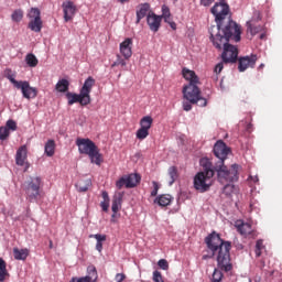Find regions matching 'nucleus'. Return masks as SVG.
I'll list each match as a JSON object with an SVG mask.
<instances>
[{
  "instance_id": "nucleus-20",
  "label": "nucleus",
  "mask_w": 282,
  "mask_h": 282,
  "mask_svg": "<svg viewBox=\"0 0 282 282\" xmlns=\"http://www.w3.org/2000/svg\"><path fill=\"white\" fill-rule=\"evenodd\" d=\"M28 160V145H21L15 154V163L18 166H23Z\"/></svg>"
},
{
  "instance_id": "nucleus-17",
  "label": "nucleus",
  "mask_w": 282,
  "mask_h": 282,
  "mask_svg": "<svg viewBox=\"0 0 282 282\" xmlns=\"http://www.w3.org/2000/svg\"><path fill=\"white\" fill-rule=\"evenodd\" d=\"M64 10V21L67 23L68 21H72L74 19V15L76 14V4L72 1H66L62 6Z\"/></svg>"
},
{
  "instance_id": "nucleus-27",
  "label": "nucleus",
  "mask_w": 282,
  "mask_h": 282,
  "mask_svg": "<svg viewBox=\"0 0 282 282\" xmlns=\"http://www.w3.org/2000/svg\"><path fill=\"white\" fill-rule=\"evenodd\" d=\"M29 28L32 32H41V30H43V20H41V18L31 20L29 22Z\"/></svg>"
},
{
  "instance_id": "nucleus-48",
  "label": "nucleus",
  "mask_w": 282,
  "mask_h": 282,
  "mask_svg": "<svg viewBox=\"0 0 282 282\" xmlns=\"http://www.w3.org/2000/svg\"><path fill=\"white\" fill-rule=\"evenodd\" d=\"M153 281L154 282H164V278H162V273L160 271L153 272Z\"/></svg>"
},
{
  "instance_id": "nucleus-12",
  "label": "nucleus",
  "mask_w": 282,
  "mask_h": 282,
  "mask_svg": "<svg viewBox=\"0 0 282 282\" xmlns=\"http://www.w3.org/2000/svg\"><path fill=\"white\" fill-rule=\"evenodd\" d=\"M17 89H21L22 96L23 98H26V100L39 96V89L30 86V82H22Z\"/></svg>"
},
{
  "instance_id": "nucleus-6",
  "label": "nucleus",
  "mask_w": 282,
  "mask_h": 282,
  "mask_svg": "<svg viewBox=\"0 0 282 282\" xmlns=\"http://www.w3.org/2000/svg\"><path fill=\"white\" fill-rule=\"evenodd\" d=\"M195 85H185L183 87V98L185 100H188L192 105H198V107H206L208 105V101L206 98L202 97V90H199V87Z\"/></svg>"
},
{
  "instance_id": "nucleus-1",
  "label": "nucleus",
  "mask_w": 282,
  "mask_h": 282,
  "mask_svg": "<svg viewBox=\"0 0 282 282\" xmlns=\"http://www.w3.org/2000/svg\"><path fill=\"white\" fill-rule=\"evenodd\" d=\"M209 34L216 50H221V43H229L230 39L236 43L241 41V26L237 22L227 19L218 22L217 25L210 26Z\"/></svg>"
},
{
  "instance_id": "nucleus-58",
  "label": "nucleus",
  "mask_w": 282,
  "mask_h": 282,
  "mask_svg": "<svg viewBox=\"0 0 282 282\" xmlns=\"http://www.w3.org/2000/svg\"><path fill=\"white\" fill-rule=\"evenodd\" d=\"M101 197H102L104 202H109V193L102 192Z\"/></svg>"
},
{
  "instance_id": "nucleus-47",
  "label": "nucleus",
  "mask_w": 282,
  "mask_h": 282,
  "mask_svg": "<svg viewBox=\"0 0 282 282\" xmlns=\"http://www.w3.org/2000/svg\"><path fill=\"white\" fill-rule=\"evenodd\" d=\"M7 129H9V131H17V121L10 119L7 121V124H6Z\"/></svg>"
},
{
  "instance_id": "nucleus-60",
  "label": "nucleus",
  "mask_w": 282,
  "mask_h": 282,
  "mask_svg": "<svg viewBox=\"0 0 282 282\" xmlns=\"http://www.w3.org/2000/svg\"><path fill=\"white\" fill-rule=\"evenodd\" d=\"M249 180L257 184L259 182V176H249Z\"/></svg>"
},
{
  "instance_id": "nucleus-31",
  "label": "nucleus",
  "mask_w": 282,
  "mask_h": 282,
  "mask_svg": "<svg viewBox=\"0 0 282 282\" xmlns=\"http://www.w3.org/2000/svg\"><path fill=\"white\" fill-rule=\"evenodd\" d=\"M56 90L59 91V94H65V91L69 90V80L67 79H59L55 86Z\"/></svg>"
},
{
  "instance_id": "nucleus-10",
  "label": "nucleus",
  "mask_w": 282,
  "mask_h": 282,
  "mask_svg": "<svg viewBox=\"0 0 282 282\" xmlns=\"http://www.w3.org/2000/svg\"><path fill=\"white\" fill-rule=\"evenodd\" d=\"M221 47H224V52L221 54L224 63H237V58L239 56V51L237 50V46L226 42L221 43Z\"/></svg>"
},
{
  "instance_id": "nucleus-29",
  "label": "nucleus",
  "mask_w": 282,
  "mask_h": 282,
  "mask_svg": "<svg viewBox=\"0 0 282 282\" xmlns=\"http://www.w3.org/2000/svg\"><path fill=\"white\" fill-rule=\"evenodd\" d=\"M167 175L170 177L169 185L173 186V184H175V182H177V177H180V174L177 173V167L171 166L167 171Z\"/></svg>"
},
{
  "instance_id": "nucleus-57",
  "label": "nucleus",
  "mask_w": 282,
  "mask_h": 282,
  "mask_svg": "<svg viewBox=\"0 0 282 282\" xmlns=\"http://www.w3.org/2000/svg\"><path fill=\"white\" fill-rule=\"evenodd\" d=\"M165 23H169L172 30H177V24L172 19H170V22H165Z\"/></svg>"
},
{
  "instance_id": "nucleus-35",
  "label": "nucleus",
  "mask_w": 282,
  "mask_h": 282,
  "mask_svg": "<svg viewBox=\"0 0 282 282\" xmlns=\"http://www.w3.org/2000/svg\"><path fill=\"white\" fill-rule=\"evenodd\" d=\"M237 186L232 184H226L223 188V195H226V197H232V194L237 193Z\"/></svg>"
},
{
  "instance_id": "nucleus-24",
  "label": "nucleus",
  "mask_w": 282,
  "mask_h": 282,
  "mask_svg": "<svg viewBox=\"0 0 282 282\" xmlns=\"http://www.w3.org/2000/svg\"><path fill=\"white\" fill-rule=\"evenodd\" d=\"M126 180H127V188H135L141 177H140V174H130V175H126Z\"/></svg>"
},
{
  "instance_id": "nucleus-8",
  "label": "nucleus",
  "mask_w": 282,
  "mask_h": 282,
  "mask_svg": "<svg viewBox=\"0 0 282 282\" xmlns=\"http://www.w3.org/2000/svg\"><path fill=\"white\" fill-rule=\"evenodd\" d=\"M234 226L237 229V232H239V235L246 239H257V237H259V232L257 229H254V227H252V224L250 223L238 219L235 221Z\"/></svg>"
},
{
  "instance_id": "nucleus-50",
  "label": "nucleus",
  "mask_w": 282,
  "mask_h": 282,
  "mask_svg": "<svg viewBox=\"0 0 282 282\" xmlns=\"http://www.w3.org/2000/svg\"><path fill=\"white\" fill-rule=\"evenodd\" d=\"M153 191L151 192V196L155 197L158 195V192L160 191V185L158 182H152Z\"/></svg>"
},
{
  "instance_id": "nucleus-53",
  "label": "nucleus",
  "mask_w": 282,
  "mask_h": 282,
  "mask_svg": "<svg viewBox=\"0 0 282 282\" xmlns=\"http://www.w3.org/2000/svg\"><path fill=\"white\" fill-rule=\"evenodd\" d=\"M213 3H215V0H200V6H204L205 8L213 6Z\"/></svg>"
},
{
  "instance_id": "nucleus-59",
  "label": "nucleus",
  "mask_w": 282,
  "mask_h": 282,
  "mask_svg": "<svg viewBox=\"0 0 282 282\" xmlns=\"http://www.w3.org/2000/svg\"><path fill=\"white\" fill-rule=\"evenodd\" d=\"M96 250H98L99 252H102V242L96 243Z\"/></svg>"
},
{
  "instance_id": "nucleus-3",
  "label": "nucleus",
  "mask_w": 282,
  "mask_h": 282,
  "mask_svg": "<svg viewBox=\"0 0 282 282\" xmlns=\"http://www.w3.org/2000/svg\"><path fill=\"white\" fill-rule=\"evenodd\" d=\"M205 243L208 250L213 252L212 257H215V252H218V269L223 270V272H230V270H232V263H230V248H232V245L228 241H224L219 234L215 231L205 238Z\"/></svg>"
},
{
  "instance_id": "nucleus-36",
  "label": "nucleus",
  "mask_w": 282,
  "mask_h": 282,
  "mask_svg": "<svg viewBox=\"0 0 282 282\" xmlns=\"http://www.w3.org/2000/svg\"><path fill=\"white\" fill-rule=\"evenodd\" d=\"M25 63L29 67H36V65H39V58H36V55L29 53L25 56Z\"/></svg>"
},
{
  "instance_id": "nucleus-32",
  "label": "nucleus",
  "mask_w": 282,
  "mask_h": 282,
  "mask_svg": "<svg viewBox=\"0 0 282 282\" xmlns=\"http://www.w3.org/2000/svg\"><path fill=\"white\" fill-rule=\"evenodd\" d=\"M89 186H91V180L89 178L79 181L78 184H76L78 193H87V191H89Z\"/></svg>"
},
{
  "instance_id": "nucleus-15",
  "label": "nucleus",
  "mask_w": 282,
  "mask_h": 282,
  "mask_svg": "<svg viewBox=\"0 0 282 282\" xmlns=\"http://www.w3.org/2000/svg\"><path fill=\"white\" fill-rule=\"evenodd\" d=\"M66 98L69 106L75 105V102H79L82 107H87V105H90V102L83 96L82 91H79V94L66 93Z\"/></svg>"
},
{
  "instance_id": "nucleus-22",
  "label": "nucleus",
  "mask_w": 282,
  "mask_h": 282,
  "mask_svg": "<svg viewBox=\"0 0 282 282\" xmlns=\"http://www.w3.org/2000/svg\"><path fill=\"white\" fill-rule=\"evenodd\" d=\"M13 257L17 261H25L30 257V250L13 248Z\"/></svg>"
},
{
  "instance_id": "nucleus-52",
  "label": "nucleus",
  "mask_w": 282,
  "mask_h": 282,
  "mask_svg": "<svg viewBox=\"0 0 282 282\" xmlns=\"http://www.w3.org/2000/svg\"><path fill=\"white\" fill-rule=\"evenodd\" d=\"M224 69V63H218L216 66H215V74H221V70Z\"/></svg>"
},
{
  "instance_id": "nucleus-13",
  "label": "nucleus",
  "mask_w": 282,
  "mask_h": 282,
  "mask_svg": "<svg viewBox=\"0 0 282 282\" xmlns=\"http://www.w3.org/2000/svg\"><path fill=\"white\" fill-rule=\"evenodd\" d=\"M132 47H133V40L130 37L126 39L123 42L120 43L119 45L120 54L123 56L126 61H129V58L133 56Z\"/></svg>"
},
{
  "instance_id": "nucleus-14",
  "label": "nucleus",
  "mask_w": 282,
  "mask_h": 282,
  "mask_svg": "<svg viewBox=\"0 0 282 282\" xmlns=\"http://www.w3.org/2000/svg\"><path fill=\"white\" fill-rule=\"evenodd\" d=\"M96 86V79L89 76L80 88L82 96H84L91 104V89Z\"/></svg>"
},
{
  "instance_id": "nucleus-25",
  "label": "nucleus",
  "mask_w": 282,
  "mask_h": 282,
  "mask_svg": "<svg viewBox=\"0 0 282 282\" xmlns=\"http://www.w3.org/2000/svg\"><path fill=\"white\" fill-rule=\"evenodd\" d=\"M200 166L203 167V171L200 173H208V171H214V174L217 173V170H215V165H213V162L208 158L200 159Z\"/></svg>"
},
{
  "instance_id": "nucleus-37",
  "label": "nucleus",
  "mask_w": 282,
  "mask_h": 282,
  "mask_svg": "<svg viewBox=\"0 0 282 282\" xmlns=\"http://www.w3.org/2000/svg\"><path fill=\"white\" fill-rule=\"evenodd\" d=\"M224 280V273L219 269H215L212 274V282H221Z\"/></svg>"
},
{
  "instance_id": "nucleus-55",
  "label": "nucleus",
  "mask_w": 282,
  "mask_h": 282,
  "mask_svg": "<svg viewBox=\"0 0 282 282\" xmlns=\"http://www.w3.org/2000/svg\"><path fill=\"white\" fill-rule=\"evenodd\" d=\"M183 109H184V111H191V109H193V106L191 102H184Z\"/></svg>"
},
{
  "instance_id": "nucleus-51",
  "label": "nucleus",
  "mask_w": 282,
  "mask_h": 282,
  "mask_svg": "<svg viewBox=\"0 0 282 282\" xmlns=\"http://www.w3.org/2000/svg\"><path fill=\"white\" fill-rule=\"evenodd\" d=\"M115 279L117 282H122L124 279H127V275L124 273H117Z\"/></svg>"
},
{
  "instance_id": "nucleus-44",
  "label": "nucleus",
  "mask_w": 282,
  "mask_h": 282,
  "mask_svg": "<svg viewBox=\"0 0 282 282\" xmlns=\"http://www.w3.org/2000/svg\"><path fill=\"white\" fill-rule=\"evenodd\" d=\"M10 138V130L8 127H0V140H8Z\"/></svg>"
},
{
  "instance_id": "nucleus-42",
  "label": "nucleus",
  "mask_w": 282,
  "mask_h": 282,
  "mask_svg": "<svg viewBox=\"0 0 282 282\" xmlns=\"http://www.w3.org/2000/svg\"><path fill=\"white\" fill-rule=\"evenodd\" d=\"M127 67V61L121 55H117V59L112 63L111 67Z\"/></svg>"
},
{
  "instance_id": "nucleus-54",
  "label": "nucleus",
  "mask_w": 282,
  "mask_h": 282,
  "mask_svg": "<svg viewBox=\"0 0 282 282\" xmlns=\"http://www.w3.org/2000/svg\"><path fill=\"white\" fill-rule=\"evenodd\" d=\"M100 206L105 213H107V210H109V202L104 200L100 203Z\"/></svg>"
},
{
  "instance_id": "nucleus-2",
  "label": "nucleus",
  "mask_w": 282,
  "mask_h": 282,
  "mask_svg": "<svg viewBox=\"0 0 282 282\" xmlns=\"http://www.w3.org/2000/svg\"><path fill=\"white\" fill-rule=\"evenodd\" d=\"M230 153V148L226 147L224 141H217L214 145V154L218 159V162L215 163V171L218 175V181L221 184L226 182H237L239 180V165L234 164L231 169L224 164L226 158Z\"/></svg>"
},
{
  "instance_id": "nucleus-38",
  "label": "nucleus",
  "mask_w": 282,
  "mask_h": 282,
  "mask_svg": "<svg viewBox=\"0 0 282 282\" xmlns=\"http://www.w3.org/2000/svg\"><path fill=\"white\" fill-rule=\"evenodd\" d=\"M28 18L31 19V21L34 19H41V10H39V8H31L28 13Z\"/></svg>"
},
{
  "instance_id": "nucleus-39",
  "label": "nucleus",
  "mask_w": 282,
  "mask_h": 282,
  "mask_svg": "<svg viewBox=\"0 0 282 282\" xmlns=\"http://www.w3.org/2000/svg\"><path fill=\"white\" fill-rule=\"evenodd\" d=\"M87 272L89 275H86V276H91V282H95L98 280V271L96 270V268L94 265H89L87 268Z\"/></svg>"
},
{
  "instance_id": "nucleus-5",
  "label": "nucleus",
  "mask_w": 282,
  "mask_h": 282,
  "mask_svg": "<svg viewBox=\"0 0 282 282\" xmlns=\"http://www.w3.org/2000/svg\"><path fill=\"white\" fill-rule=\"evenodd\" d=\"M42 184L43 181L40 176L30 177V180L22 184V191L25 195L26 202H30L31 204L39 202V197H41Z\"/></svg>"
},
{
  "instance_id": "nucleus-18",
  "label": "nucleus",
  "mask_w": 282,
  "mask_h": 282,
  "mask_svg": "<svg viewBox=\"0 0 282 282\" xmlns=\"http://www.w3.org/2000/svg\"><path fill=\"white\" fill-rule=\"evenodd\" d=\"M182 74H183V78L189 82V84L187 85H200L199 77L197 76L195 70L184 67L182 69Z\"/></svg>"
},
{
  "instance_id": "nucleus-16",
  "label": "nucleus",
  "mask_w": 282,
  "mask_h": 282,
  "mask_svg": "<svg viewBox=\"0 0 282 282\" xmlns=\"http://www.w3.org/2000/svg\"><path fill=\"white\" fill-rule=\"evenodd\" d=\"M147 23L151 32H158L160 30V25H162V17L153 12H149L147 17Z\"/></svg>"
},
{
  "instance_id": "nucleus-21",
  "label": "nucleus",
  "mask_w": 282,
  "mask_h": 282,
  "mask_svg": "<svg viewBox=\"0 0 282 282\" xmlns=\"http://www.w3.org/2000/svg\"><path fill=\"white\" fill-rule=\"evenodd\" d=\"M3 76L7 78L15 89L23 83V80H17V70H12V68H6L3 70Z\"/></svg>"
},
{
  "instance_id": "nucleus-56",
  "label": "nucleus",
  "mask_w": 282,
  "mask_h": 282,
  "mask_svg": "<svg viewBox=\"0 0 282 282\" xmlns=\"http://www.w3.org/2000/svg\"><path fill=\"white\" fill-rule=\"evenodd\" d=\"M256 248H259L260 250H263V248H265V247L263 246V240H258V241L256 242Z\"/></svg>"
},
{
  "instance_id": "nucleus-26",
  "label": "nucleus",
  "mask_w": 282,
  "mask_h": 282,
  "mask_svg": "<svg viewBox=\"0 0 282 282\" xmlns=\"http://www.w3.org/2000/svg\"><path fill=\"white\" fill-rule=\"evenodd\" d=\"M159 206H162L163 208L166 206H170L171 202H173V196L170 194H162L159 197L155 198V200Z\"/></svg>"
},
{
  "instance_id": "nucleus-33",
  "label": "nucleus",
  "mask_w": 282,
  "mask_h": 282,
  "mask_svg": "<svg viewBox=\"0 0 282 282\" xmlns=\"http://www.w3.org/2000/svg\"><path fill=\"white\" fill-rule=\"evenodd\" d=\"M141 129H145L149 131L151 127H153V118L151 116H145L140 120Z\"/></svg>"
},
{
  "instance_id": "nucleus-41",
  "label": "nucleus",
  "mask_w": 282,
  "mask_h": 282,
  "mask_svg": "<svg viewBox=\"0 0 282 282\" xmlns=\"http://www.w3.org/2000/svg\"><path fill=\"white\" fill-rule=\"evenodd\" d=\"M162 18L164 19L165 22L171 21V9L166 4L162 7Z\"/></svg>"
},
{
  "instance_id": "nucleus-34",
  "label": "nucleus",
  "mask_w": 282,
  "mask_h": 282,
  "mask_svg": "<svg viewBox=\"0 0 282 282\" xmlns=\"http://www.w3.org/2000/svg\"><path fill=\"white\" fill-rule=\"evenodd\" d=\"M56 143L54 142V140H48L45 144V154L47 155V158H52L54 155Z\"/></svg>"
},
{
  "instance_id": "nucleus-63",
  "label": "nucleus",
  "mask_w": 282,
  "mask_h": 282,
  "mask_svg": "<svg viewBox=\"0 0 282 282\" xmlns=\"http://www.w3.org/2000/svg\"><path fill=\"white\" fill-rule=\"evenodd\" d=\"M129 0H118L119 3H127Z\"/></svg>"
},
{
  "instance_id": "nucleus-46",
  "label": "nucleus",
  "mask_w": 282,
  "mask_h": 282,
  "mask_svg": "<svg viewBox=\"0 0 282 282\" xmlns=\"http://www.w3.org/2000/svg\"><path fill=\"white\" fill-rule=\"evenodd\" d=\"M89 238L96 239L97 242L107 241V235L96 234V235H90Z\"/></svg>"
},
{
  "instance_id": "nucleus-64",
  "label": "nucleus",
  "mask_w": 282,
  "mask_h": 282,
  "mask_svg": "<svg viewBox=\"0 0 282 282\" xmlns=\"http://www.w3.org/2000/svg\"><path fill=\"white\" fill-rule=\"evenodd\" d=\"M260 39H261V40L265 39L264 33L260 34Z\"/></svg>"
},
{
  "instance_id": "nucleus-45",
  "label": "nucleus",
  "mask_w": 282,
  "mask_h": 282,
  "mask_svg": "<svg viewBox=\"0 0 282 282\" xmlns=\"http://www.w3.org/2000/svg\"><path fill=\"white\" fill-rule=\"evenodd\" d=\"M117 188L120 191L123 186L127 188V175L122 176L116 182Z\"/></svg>"
},
{
  "instance_id": "nucleus-11",
  "label": "nucleus",
  "mask_w": 282,
  "mask_h": 282,
  "mask_svg": "<svg viewBox=\"0 0 282 282\" xmlns=\"http://www.w3.org/2000/svg\"><path fill=\"white\" fill-rule=\"evenodd\" d=\"M257 61H259V57L257 54H251L250 56L240 57L238 61V69L239 72H246L248 67H254L257 65Z\"/></svg>"
},
{
  "instance_id": "nucleus-9",
  "label": "nucleus",
  "mask_w": 282,
  "mask_h": 282,
  "mask_svg": "<svg viewBox=\"0 0 282 282\" xmlns=\"http://www.w3.org/2000/svg\"><path fill=\"white\" fill-rule=\"evenodd\" d=\"M212 14L215 17L216 23H221L226 21V17H228V13L230 12V7L224 2V0H220V2H217L212 9Z\"/></svg>"
},
{
  "instance_id": "nucleus-28",
  "label": "nucleus",
  "mask_w": 282,
  "mask_h": 282,
  "mask_svg": "<svg viewBox=\"0 0 282 282\" xmlns=\"http://www.w3.org/2000/svg\"><path fill=\"white\" fill-rule=\"evenodd\" d=\"M7 276H10V273H8V263H6L3 258H0V282H4Z\"/></svg>"
},
{
  "instance_id": "nucleus-23",
  "label": "nucleus",
  "mask_w": 282,
  "mask_h": 282,
  "mask_svg": "<svg viewBox=\"0 0 282 282\" xmlns=\"http://www.w3.org/2000/svg\"><path fill=\"white\" fill-rule=\"evenodd\" d=\"M122 197H124V194L118 193L115 195V197L112 199L111 210H112V213H115V215L118 213V210H120V208L122 206Z\"/></svg>"
},
{
  "instance_id": "nucleus-61",
  "label": "nucleus",
  "mask_w": 282,
  "mask_h": 282,
  "mask_svg": "<svg viewBox=\"0 0 282 282\" xmlns=\"http://www.w3.org/2000/svg\"><path fill=\"white\" fill-rule=\"evenodd\" d=\"M262 250H263V249H260V248L256 247V250H254L256 257H261V251H262Z\"/></svg>"
},
{
  "instance_id": "nucleus-43",
  "label": "nucleus",
  "mask_w": 282,
  "mask_h": 282,
  "mask_svg": "<svg viewBox=\"0 0 282 282\" xmlns=\"http://www.w3.org/2000/svg\"><path fill=\"white\" fill-rule=\"evenodd\" d=\"M149 138V130L141 128L137 131V139L138 140H147Z\"/></svg>"
},
{
  "instance_id": "nucleus-40",
  "label": "nucleus",
  "mask_w": 282,
  "mask_h": 282,
  "mask_svg": "<svg viewBox=\"0 0 282 282\" xmlns=\"http://www.w3.org/2000/svg\"><path fill=\"white\" fill-rule=\"evenodd\" d=\"M12 21L15 23H20V21H23V11L22 10H15L13 11L11 15Z\"/></svg>"
},
{
  "instance_id": "nucleus-49",
  "label": "nucleus",
  "mask_w": 282,
  "mask_h": 282,
  "mask_svg": "<svg viewBox=\"0 0 282 282\" xmlns=\"http://www.w3.org/2000/svg\"><path fill=\"white\" fill-rule=\"evenodd\" d=\"M158 265L161 270H169V261L166 259L159 260Z\"/></svg>"
},
{
  "instance_id": "nucleus-7",
  "label": "nucleus",
  "mask_w": 282,
  "mask_h": 282,
  "mask_svg": "<svg viewBox=\"0 0 282 282\" xmlns=\"http://www.w3.org/2000/svg\"><path fill=\"white\" fill-rule=\"evenodd\" d=\"M213 177H215L214 171H208L207 174L204 172H198L194 176V188L199 191V193H206L213 186Z\"/></svg>"
},
{
  "instance_id": "nucleus-30",
  "label": "nucleus",
  "mask_w": 282,
  "mask_h": 282,
  "mask_svg": "<svg viewBox=\"0 0 282 282\" xmlns=\"http://www.w3.org/2000/svg\"><path fill=\"white\" fill-rule=\"evenodd\" d=\"M247 32H250L251 36H254L259 34V32H263V26L262 25H254L252 21L247 22Z\"/></svg>"
},
{
  "instance_id": "nucleus-4",
  "label": "nucleus",
  "mask_w": 282,
  "mask_h": 282,
  "mask_svg": "<svg viewBox=\"0 0 282 282\" xmlns=\"http://www.w3.org/2000/svg\"><path fill=\"white\" fill-rule=\"evenodd\" d=\"M76 147H78V152L80 155H88L91 164L100 166L102 164V154L100 149L96 147V143L91 139L78 138L76 140Z\"/></svg>"
},
{
  "instance_id": "nucleus-62",
  "label": "nucleus",
  "mask_w": 282,
  "mask_h": 282,
  "mask_svg": "<svg viewBox=\"0 0 282 282\" xmlns=\"http://www.w3.org/2000/svg\"><path fill=\"white\" fill-rule=\"evenodd\" d=\"M263 67H265V64H260L258 69H263Z\"/></svg>"
},
{
  "instance_id": "nucleus-19",
  "label": "nucleus",
  "mask_w": 282,
  "mask_h": 282,
  "mask_svg": "<svg viewBox=\"0 0 282 282\" xmlns=\"http://www.w3.org/2000/svg\"><path fill=\"white\" fill-rule=\"evenodd\" d=\"M149 12H151V4H149L148 2L139 4L137 7L135 23H140L141 19H144V17H149Z\"/></svg>"
}]
</instances>
